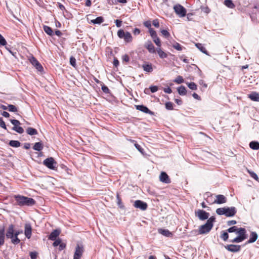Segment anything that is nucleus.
<instances>
[{"label":"nucleus","instance_id":"c9c22d12","mask_svg":"<svg viewBox=\"0 0 259 259\" xmlns=\"http://www.w3.org/2000/svg\"><path fill=\"white\" fill-rule=\"evenodd\" d=\"M216 213L219 215H225L226 207L219 208L216 210Z\"/></svg>","mask_w":259,"mask_h":259},{"label":"nucleus","instance_id":"8fccbe9b","mask_svg":"<svg viewBox=\"0 0 259 259\" xmlns=\"http://www.w3.org/2000/svg\"><path fill=\"white\" fill-rule=\"evenodd\" d=\"M161 33L165 37L167 38L170 36L169 33L166 30H161Z\"/></svg>","mask_w":259,"mask_h":259},{"label":"nucleus","instance_id":"37998d69","mask_svg":"<svg viewBox=\"0 0 259 259\" xmlns=\"http://www.w3.org/2000/svg\"><path fill=\"white\" fill-rule=\"evenodd\" d=\"M153 41L154 43L159 47L161 46V41L160 39L157 36L153 38Z\"/></svg>","mask_w":259,"mask_h":259},{"label":"nucleus","instance_id":"7c9ffc66","mask_svg":"<svg viewBox=\"0 0 259 259\" xmlns=\"http://www.w3.org/2000/svg\"><path fill=\"white\" fill-rule=\"evenodd\" d=\"M236 233L239 235V236L245 237L246 230L244 228H240L237 229Z\"/></svg>","mask_w":259,"mask_h":259},{"label":"nucleus","instance_id":"1a4fd4ad","mask_svg":"<svg viewBox=\"0 0 259 259\" xmlns=\"http://www.w3.org/2000/svg\"><path fill=\"white\" fill-rule=\"evenodd\" d=\"M14 226L11 224L9 226L8 229L7 231L6 237L8 238H10L11 239L12 242L13 239H14Z\"/></svg>","mask_w":259,"mask_h":259},{"label":"nucleus","instance_id":"79ce46f5","mask_svg":"<svg viewBox=\"0 0 259 259\" xmlns=\"http://www.w3.org/2000/svg\"><path fill=\"white\" fill-rule=\"evenodd\" d=\"M229 237V235L227 232H223L221 235V238L224 241H226Z\"/></svg>","mask_w":259,"mask_h":259},{"label":"nucleus","instance_id":"7ed1b4c3","mask_svg":"<svg viewBox=\"0 0 259 259\" xmlns=\"http://www.w3.org/2000/svg\"><path fill=\"white\" fill-rule=\"evenodd\" d=\"M117 35L120 38L124 39L126 42H130L133 40L131 34L129 32H124L122 29H119L117 32Z\"/></svg>","mask_w":259,"mask_h":259},{"label":"nucleus","instance_id":"680f3d73","mask_svg":"<svg viewBox=\"0 0 259 259\" xmlns=\"http://www.w3.org/2000/svg\"><path fill=\"white\" fill-rule=\"evenodd\" d=\"M144 25L145 27H147L149 28V29H150V28H151V22L149 21H146L144 23Z\"/></svg>","mask_w":259,"mask_h":259},{"label":"nucleus","instance_id":"338daca9","mask_svg":"<svg viewBox=\"0 0 259 259\" xmlns=\"http://www.w3.org/2000/svg\"><path fill=\"white\" fill-rule=\"evenodd\" d=\"M115 23L117 27H120L121 26L122 21L117 19L115 21Z\"/></svg>","mask_w":259,"mask_h":259},{"label":"nucleus","instance_id":"603ef678","mask_svg":"<svg viewBox=\"0 0 259 259\" xmlns=\"http://www.w3.org/2000/svg\"><path fill=\"white\" fill-rule=\"evenodd\" d=\"M34 67H35L36 69L39 71H40L41 72L42 70H43V68L41 66V65L38 62L34 66Z\"/></svg>","mask_w":259,"mask_h":259},{"label":"nucleus","instance_id":"3c124183","mask_svg":"<svg viewBox=\"0 0 259 259\" xmlns=\"http://www.w3.org/2000/svg\"><path fill=\"white\" fill-rule=\"evenodd\" d=\"M70 64L73 66L75 67L76 66V59L73 57H71L70 58Z\"/></svg>","mask_w":259,"mask_h":259},{"label":"nucleus","instance_id":"4468645a","mask_svg":"<svg viewBox=\"0 0 259 259\" xmlns=\"http://www.w3.org/2000/svg\"><path fill=\"white\" fill-rule=\"evenodd\" d=\"M136 109L138 110H140L144 113L149 114L150 115H153V112L151 111H150L147 107L143 105H137L136 106Z\"/></svg>","mask_w":259,"mask_h":259},{"label":"nucleus","instance_id":"c03bdc74","mask_svg":"<svg viewBox=\"0 0 259 259\" xmlns=\"http://www.w3.org/2000/svg\"><path fill=\"white\" fill-rule=\"evenodd\" d=\"M149 32L152 38L157 36L156 32L153 29L150 28Z\"/></svg>","mask_w":259,"mask_h":259},{"label":"nucleus","instance_id":"412c9836","mask_svg":"<svg viewBox=\"0 0 259 259\" xmlns=\"http://www.w3.org/2000/svg\"><path fill=\"white\" fill-rule=\"evenodd\" d=\"M20 232L18 231H15L14 239L12 240V243L14 244H17L20 243V240L18 238V235Z\"/></svg>","mask_w":259,"mask_h":259},{"label":"nucleus","instance_id":"f3484780","mask_svg":"<svg viewBox=\"0 0 259 259\" xmlns=\"http://www.w3.org/2000/svg\"><path fill=\"white\" fill-rule=\"evenodd\" d=\"M5 227L0 226V246L3 245L5 242Z\"/></svg>","mask_w":259,"mask_h":259},{"label":"nucleus","instance_id":"e2e57ef3","mask_svg":"<svg viewBox=\"0 0 259 259\" xmlns=\"http://www.w3.org/2000/svg\"><path fill=\"white\" fill-rule=\"evenodd\" d=\"M102 90L105 93H108L109 92V89L105 85H103L102 87Z\"/></svg>","mask_w":259,"mask_h":259},{"label":"nucleus","instance_id":"58836bf2","mask_svg":"<svg viewBox=\"0 0 259 259\" xmlns=\"http://www.w3.org/2000/svg\"><path fill=\"white\" fill-rule=\"evenodd\" d=\"M12 129L19 134H22L24 132L23 128L21 126H14Z\"/></svg>","mask_w":259,"mask_h":259},{"label":"nucleus","instance_id":"4c0bfd02","mask_svg":"<svg viewBox=\"0 0 259 259\" xmlns=\"http://www.w3.org/2000/svg\"><path fill=\"white\" fill-rule=\"evenodd\" d=\"M184 80L183 77L180 75L178 76L176 78V79L174 80V82L178 84L182 83L184 82Z\"/></svg>","mask_w":259,"mask_h":259},{"label":"nucleus","instance_id":"39448f33","mask_svg":"<svg viewBox=\"0 0 259 259\" xmlns=\"http://www.w3.org/2000/svg\"><path fill=\"white\" fill-rule=\"evenodd\" d=\"M175 13L180 17H184L186 14V10L181 5H176L174 7Z\"/></svg>","mask_w":259,"mask_h":259},{"label":"nucleus","instance_id":"b1692460","mask_svg":"<svg viewBox=\"0 0 259 259\" xmlns=\"http://www.w3.org/2000/svg\"><path fill=\"white\" fill-rule=\"evenodd\" d=\"M250 148L253 150L259 149V143L258 142L252 141L249 143Z\"/></svg>","mask_w":259,"mask_h":259},{"label":"nucleus","instance_id":"f8f14e48","mask_svg":"<svg viewBox=\"0 0 259 259\" xmlns=\"http://www.w3.org/2000/svg\"><path fill=\"white\" fill-rule=\"evenodd\" d=\"M228 251L232 252H238L240 250V246L238 245L230 244L225 246Z\"/></svg>","mask_w":259,"mask_h":259},{"label":"nucleus","instance_id":"0e129e2a","mask_svg":"<svg viewBox=\"0 0 259 259\" xmlns=\"http://www.w3.org/2000/svg\"><path fill=\"white\" fill-rule=\"evenodd\" d=\"M122 59L123 61H125L126 62H127L129 61V57L127 55L125 54V55H124L123 56H122Z\"/></svg>","mask_w":259,"mask_h":259},{"label":"nucleus","instance_id":"0eeeda50","mask_svg":"<svg viewBox=\"0 0 259 259\" xmlns=\"http://www.w3.org/2000/svg\"><path fill=\"white\" fill-rule=\"evenodd\" d=\"M134 206L135 207L139 208L142 210H145L147 208L148 206L146 203L141 200L135 201Z\"/></svg>","mask_w":259,"mask_h":259},{"label":"nucleus","instance_id":"a19ab883","mask_svg":"<svg viewBox=\"0 0 259 259\" xmlns=\"http://www.w3.org/2000/svg\"><path fill=\"white\" fill-rule=\"evenodd\" d=\"M8 110L15 112L17 111V108L15 106L10 104L8 106Z\"/></svg>","mask_w":259,"mask_h":259},{"label":"nucleus","instance_id":"cd10ccee","mask_svg":"<svg viewBox=\"0 0 259 259\" xmlns=\"http://www.w3.org/2000/svg\"><path fill=\"white\" fill-rule=\"evenodd\" d=\"M178 92L180 95L184 96L187 93L186 88L184 86H181L177 89Z\"/></svg>","mask_w":259,"mask_h":259},{"label":"nucleus","instance_id":"9d476101","mask_svg":"<svg viewBox=\"0 0 259 259\" xmlns=\"http://www.w3.org/2000/svg\"><path fill=\"white\" fill-rule=\"evenodd\" d=\"M196 215L201 220H204L207 219L209 217V213L203 210H198L196 212Z\"/></svg>","mask_w":259,"mask_h":259},{"label":"nucleus","instance_id":"4be33fe9","mask_svg":"<svg viewBox=\"0 0 259 259\" xmlns=\"http://www.w3.org/2000/svg\"><path fill=\"white\" fill-rule=\"evenodd\" d=\"M257 234L255 233V232H252L251 233V234H250V238L249 239V240L248 241V243H253L254 242H255L256 239H257Z\"/></svg>","mask_w":259,"mask_h":259},{"label":"nucleus","instance_id":"864d4df0","mask_svg":"<svg viewBox=\"0 0 259 259\" xmlns=\"http://www.w3.org/2000/svg\"><path fill=\"white\" fill-rule=\"evenodd\" d=\"M11 122L14 125V126H18L20 124V122L19 120L16 119H11Z\"/></svg>","mask_w":259,"mask_h":259},{"label":"nucleus","instance_id":"6ab92c4d","mask_svg":"<svg viewBox=\"0 0 259 259\" xmlns=\"http://www.w3.org/2000/svg\"><path fill=\"white\" fill-rule=\"evenodd\" d=\"M60 233V231L55 230L50 234L49 239L51 240H55L56 238L59 235Z\"/></svg>","mask_w":259,"mask_h":259},{"label":"nucleus","instance_id":"473e14b6","mask_svg":"<svg viewBox=\"0 0 259 259\" xmlns=\"http://www.w3.org/2000/svg\"><path fill=\"white\" fill-rule=\"evenodd\" d=\"M43 148L42 145L40 142L35 143L33 148L36 151H40Z\"/></svg>","mask_w":259,"mask_h":259},{"label":"nucleus","instance_id":"6e6d98bb","mask_svg":"<svg viewBox=\"0 0 259 259\" xmlns=\"http://www.w3.org/2000/svg\"><path fill=\"white\" fill-rule=\"evenodd\" d=\"M173 47L178 51H181L182 50L181 46L179 43H176L174 44L173 45Z\"/></svg>","mask_w":259,"mask_h":259},{"label":"nucleus","instance_id":"052dcab7","mask_svg":"<svg viewBox=\"0 0 259 259\" xmlns=\"http://www.w3.org/2000/svg\"><path fill=\"white\" fill-rule=\"evenodd\" d=\"M152 24L156 27H158L159 26V21L157 19L154 20L152 22Z\"/></svg>","mask_w":259,"mask_h":259},{"label":"nucleus","instance_id":"5fc2aeb1","mask_svg":"<svg viewBox=\"0 0 259 259\" xmlns=\"http://www.w3.org/2000/svg\"><path fill=\"white\" fill-rule=\"evenodd\" d=\"M237 227L236 226H233V227H232L230 228H229L228 230H227V231L229 233H232V232H236L237 230Z\"/></svg>","mask_w":259,"mask_h":259},{"label":"nucleus","instance_id":"c756f323","mask_svg":"<svg viewBox=\"0 0 259 259\" xmlns=\"http://www.w3.org/2000/svg\"><path fill=\"white\" fill-rule=\"evenodd\" d=\"M104 21V19L102 17H98L95 19H93L91 20V23L93 24H101Z\"/></svg>","mask_w":259,"mask_h":259},{"label":"nucleus","instance_id":"09e8293b","mask_svg":"<svg viewBox=\"0 0 259 259\" xmlns=\"http://www.w3.org/2000/svg\"><path fill=\"white\" fill-rule=\"evenodd\" d=\"M7 44V41L5 38L0 34V45L5 46Z\"/></svg>","mask_w":259,"mask_h":259},{"label":"nucleus","instance_id":"ddd939ff","mask_svg":"<svg viewBox=\"0 0 259 259\" xmlns=\"http://www.w3.org/2000/svg\"><path fill=\"white\" fill-rule=\"evenodd\" d=\"M236 213L235 207H226L225 215L227 217H233Z\"/></svg>","mask_w":259,"mask_h":259},{"label":"nucleus","instance_id":"9b49d317","mask_svg":"<svg viewBox=\"0 0 259 259\" xmlns=\"http://www.w3.org/2000/svg\"><path fill=\"white\" fill-rule=\"evenodd\" d=\"M159 180L160 182L165 183L169 184L170 183V180L168 176L165 172H161L159 176Z\"/></svg>","mask_w":259,"mask_h":259},{"label":"nucleus","instance_id":"a878e982","mask_svg":"<svg viewBox=\"0 0 259 259\" xmlns=\"http://www.w3.org/2000/svg\"><path fill=\"white\" fill-rule=\"evenodd\" d=\"M26 133L29 135H35L37 134V131L36 129L32 127H28L26 130Z\"/></svg>","mask_w":259,"mask_h":259},{"label":"nucleus","instance_id":"a18cd8bd","mask_svg":"<svg viewBox=\"0 0 259 259\" xmlns=\"http://www.w3.org/2000/svg\"><path fill=\"white\" fill-rule=\"evenodd\" d=\"M29 61L33 65H35L38 62V61L33 56L29 58Z\"/></svg>","mask_w":259,"mask_h":259},{"label":"nucleus","instance_id":"393cba45","mask_svg":"<svg viewBox=\"0 0 259 259\" xmlns=\"http://www.w3.org/2000/svg\"><path fill=\"white\" fill-rule=\"evenodd\" d=\"M144 71L147 72H151L153 71V68L151 64H144L142 66Z\"/></svg>","mask_w":259,"mask_h":259},{"label":"nucleus","instance_id":"bb28decb","mask_svg":"<svg viewBox=\"0 0 259 259\" xmlns=\"http://www.w3.org/2000/svg\"><path fill=\"white\" fill-rule=\"evenodd\" d=\"M44 31L50 36H52L53 35V31L52 29L48 26H44Z\"/></svg>","mask_w":259,"mask_h":259},{"label":"nucleus","instance_id":"2eb2a0df","mask_svg":"<svg viewBox=\"0 0 259 259\" xmlns=\"http://www.w3.org/2000/svg\"><path fill=\"white\" fill-rule=\"evenodd\" d=\"M145 47L150 53H155L156 52L155 47L151 41H148L146 42L145 44Z\"/></svg>","mask_w":259,"mask_h":259},{"label":"nucleus","instance_id":"69168bd1","mask_svg":"<svg viewBox=\"0 0 259 259\" xmlns=\"http://www.w3.org/2000/svg\"><path fill=\"white\" fill-rule=\"evenodd\" d=\"M150 89L152 93H155L157 91L158 87L156 86H152L150 88Z\"/></svg>","mask_w":259,"mask_h":259},{"label":"nucleus","instance_id":"f704fd0d","mask_svg":"<svg viewBox=\"0 0 259 259\" xmlns=\"http://www.w3.org/2000/svg\"><path fill=\"white\" fill-rule=\"evenodd\" d=\"M246 238V237L243 236H238L235 238L233 240H231L232 242H241Z\"/></svg>","mask_w":259,"mask_h":259},{"label":"nucleus","instance_id":"aec40b11","mask_svg":"<svg viewBox=\"0 0 259 259\" xmlns=\"http://www.w3.org/2000/svg\"><path fill=\"white\" fill-rule=\"evenodd\" d=\"M248 97L253 101L259 102V94L253 92L248 95Z\"/></svg>","mask_w":259,"mask_h":259},{"label":"nucleus","instance_id":"c85d7f7f","mask_svg":"<svg viewBox=\"0 0 259 259\" xmlns=\"http://www.w3.org/2000/svg\"><path fill=\"white\" fill-rule=\"evenodd\" d=\"M156 51L161 58L163 59L167 57V54L164 52H163L160 48H158L156 50Z\"/></svg>","mask_w":259,"mask_h":259},{"label":"nucleus","instance_id":"49530a36","mask_svg":"<svg viewBox=\"0 0 259 259\" xmlns=\"http://www.w3.org/2000/svg\"><path fill=\"white\" fill-rule=\"evenodd\" d=\"M165 108L167 110L173 109V104L171 102H168L165 103Z\"/></svg>","mask_w":259,"mask_h":259},{"label":"nucleus","instance_id":"423d86ee","mask_svg":"<svg viewBox=\"0 0 259 259\" xmlns=\"http://www.w3.org/2000/svg\"><path fill=\"white\" fill-rule=\"evenodd\" d=\"M83 252L82 246L77 245L75 248V251L74 254L73 259H80Z\"/></svg>","mask_w":259,"mask_h":259},{"label":"nucleus","instance_id":"e433bc0d","mask_svg":"<svg viewBox=\"0 0 259 259\" xmlns=\"http://www.w3.org/2000/svg\"><path fill=\"white\" fill-rule=\"evenodd\" d=\"M117 198V203L119 207L120 208H124V205L122 204L121 202V199L119 197V194L117 193L116 195Z\"/></svg>","mask_w":259,"mask_h":259},{"label":"nucleus","instance_id":"13d9d810","mask_svg":"<svg viewBox=\"0 0 259 259\" xmlns=\"http://www.w3.org/2000/svg\"><path fill=\"white\" fill-rule=\"evenodd\" d=\"M0 126L5 130H7V127L5 122L3 121L2 118H0Z\"/></svg>","mask_w":259,"mask_h":259},{"label":"nucleus","instance_id":"2f4dec72","mask_svg":"<svg viewBox=\"0 0 259 259\" xmlns=\"http://www.w3.org/2000/svg\"><path fill=\"white\" fill-rule=\"evenodd\" d=\"M224 4L226 6L229 8L233 9L235 8V5L233 4L231 0H225L224 1Z\"/></svg>","mask_w":259,"mask_h":259},{"label":"nucleus","instance_id":"ea45409f","mask_svg":"<svg viewBox=\"0 0 259 259\" xmlns=\"http://www.w3.org/2000/svg\"><path fill=\"white\" fill-rule=\"evenodd\" d=\"M187 84L188 87L192 90H196L197 89V85L195 83L193 82L187 83Z\"/></svg>","mask_w":259,"mask_h":259},{"label":"nucleus","instance_id":"de8ad7c7","mask_svg":"<svg viewBox=\"0 0 259 259\" xmlns=\"http://www.w3.org/2000/svg\"><path fill=\"white\" fill-rule=\"evenodd\" d=\"M248 172L249 173L250 176L253 178L254 179H255V180H257L258 178V176L253 171H251L249 170H248Z\"/></svg>","mask_w":259,"mask_h":259},{"label":"nucleus","instance_id":"72a5a7b5","mask_svg":"<svg viewBox=\"0 0 259 259\" xmlns=\"http://www.w3.org/2000/svg\"><path fill=\"white\" fill-rule=\"evenodd\" d=\"M9 145L13 147H19L20 146V143L18 141L11 140L9 142Z\"/></svg>","mask_w":259,"mask_h":259},{"label":"nucleus","instance_id":"774afa93","mask_svg":"<svg viewBox=\"0 0 259 259\" xmlns=\"http://www.w3.org/2000/svg\"><path fill=\"white\" fill-rule=\"evenodd\" d=\"M61 243V240L60 239L55 240L53 244V245L54 246H57L58 245H59V244Z\"/></svg>","mask_w":259,"mask_h":259},{"label":"nucleus","instance_id":"f257e3e1","mask_svg":"<svg viewBox=\"0 0 259 259\" xmlns=\"http://www.w3.org/2000/svg\"><path fill=\"white\" fill-rule=\"evenodd\" d=\"M14 198L17 204L20 206H32L35 203V200L32 198L21 195H16Z\"/></svg>","mask_w":259,"mask_h":259},{"label":"nucleus","instance_id":"4d7b16f0","mask_svg":"<svg viewBox=\"0 0 259 259\" xmlns=\"http://www.w3.org/2000/svg\"><path fill=\"white\" fill-rule=\"evenodd\" d=\"M37 253L36 252H30V256L31 259H36Z\"/></svg>","mask_w":259,"mask_h":259},{"label":"nucleus","instance_id":"dca6fc26","mask_svg":"<svg viewBox=\"0 0 259 259\" xmlns=\"http://www.w3.org/2000/svg\"><path fill=\"white\" fill-rule=\"evenodd\" d=\"M32 228L29 224H26L25 226V235L27 238H30L31 236Z\"/></svg>","mask_w":259,"mask_h":259},{"label":"nucleus","instance_id":"6e6552de","mask_svg":"<svg viewBox=\"0 0 259 259\" xmlns=\"http://www.w3.org/2000/svg\"><path fill=\"white\" fill-rule=\"evenodd\" d=\"M215 197V199L213 203L221 204L225 203L227 201V198L223 195H217Z\"/></svg>","mask_w":259,"mask_h":259},{"label":"nucleus","instance_id":"20e7f679","mask_svg":"<svg viewBox=\"0 0 259 259\" xmlns=\"http://www.w3.org/2000/svg\"><path fill=\"white\" fill-rule=\"evenodd\" d=\"M43 164L48 168L51 169H56L57 162L55 161L54 158L52 157L48 158L44 160Z\"/></svg>","mask_w":259,"mask_h":259},{"label":"nucleus","instance_id":"5701e85b","mask_svg":"<svg viewBox=\"0 0 259 259\" xmlns=\"http://www.w3.org/2000/svg\"><path fill=\"white\" fill-rule=\"evenodd\" d=\"M195 46L201 52L205 54L208 55L207 50L202 44L198 43L196 44Z\"/></svg>","mask_w":259,"mask_h":259},{"label":"nucleus","instance_id":"f03ea898","mask_svg":"<svg viewBox=\"0 0 259 259\" xmlns=\"http://www.w3.org/2000/svg\"><path fill=\"white\" fill-rule=\"evenodd\" d=\"M214 220L215 218L211 217L208 219L206 224L200 226L198 230L199 234H204L208 233L213 227V223Z\"/></svg>","mask_w":259,"mask_h":259},{"label":"nucleus","instance_id":"bf43d9fd","mask_svg":"<svg viewBox=\"0 0 259 259\" xmlns=\"http://www.w3.org/2000/svg\"><path fill=\"white\" fill-rule=\"evenodd\" d=\"M135 147L139 151H140L141 153H143V149L137 143H135Z\"/></svg>","mask_w":259,"mask_h":259},{"label":"nucleus","instance_id":"a211bd4d","mask_svg":"<svg viewBox=\"0 0 259 259\" xmlns=\"http://www.w3.org/2000/svg\"><path fill=\"white\" fill-rule=\"evenodd\" d=\"M158 232L166 237H171L172 236V233L167 229H159Z\"/></svg>","mask_w":259,"mask_h":259}]
</instances>
